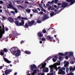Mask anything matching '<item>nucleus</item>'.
Wrapping results in <instances>:
<instances>
[{
	"label": "nucleus",
	"mask_w": 75,
	"mask_h": 75,
	"mask_svg": "<svg viewBox=\"0 0 75 75\" xmlns=\"http://www.w3.org/2000/svg\"><path fill=\"white\" fill-rule=\"evenodd\" d=\"M10 51L13 55H15L16 53L17 52V53H16V57H18L20 56V52L19 50L17 49V48L13 47L10 49Z\"/></svg>",
	"instance_id": "1"
},
{
	"label": "nucleus",
	"mask_w": 75,
	"mask_h": 75,
	"mask_svg": "<svg viewBox=\"0 0 75 75\" xmlns=\"http://www.w3.org/2000/svg\"><path fill=\"white\" fill-rule=\"evenodd\" d=\"M35 23V21L34 20L32 21H28V23H25V25L23 26L24 28H28L29 26L30 27H31L33 25V24Z\"/></svg>",
	"instance_id": "2"
},
{
	"label": "nucleus",
	"mask_w": 75,
	"mask_h": 75,
	"mask_svg": "<svg viewBox=\"0 0 75 75\" xmlns=\"http://www.w3.org/2000/svg\"><path fill=\"white\" fill-rule=\"evenodd\" d=\"M15 23L16 26H24V20H22L21 22H20L18 21H15Z\"/></svg>",
	"instance_id": "3"
},
{
	"label": "nucleus",
	"mask_w": 75,
	"mask_h": 75,
	"mask_svg": "<svg viewBox=\"0 0 75 75\" xmlns=\"http://www.w3.org/2000/svg\"><path fill=\"white\" fill-rule=\"evenodd\" d=\"M8 50L6 48L4 49L3 50H1L0 51V54L2 56H3L4 55V52H7Z\"/></svg>",
	"instance_id": "4"
},
{
	"label": "nucleus",
	"mask_w": 75,
	"mask_h": 75,
	"mask_svg": "<svg viewBox=\"0 0 75 75\" xmlns=\"http://www.w3.org/2000/svg\"><path fill=\"white\" fill-rule=\"evenodd\" d=\"M6 69L4 71L5 74V75H8V74H10L11 72H12V71H13V70L12 69H7V68H6Z\"/></svg>",
	"instance_id": "5"
},
{
	"label": "nucleus",
	"mask_w": 75,
	"mask_h": 75,
	"mask_svg": "<svg viewBox=\"0 0 75 75\" xmlns=\"http://www.w3.org/2000/svg\"><path fill=\"white\" fill-rule=\"evenodd\" d=\"M8 6L9 7H10L12 9H13V10H15V12L16 13H17V12H18V11H17V9H16V8H14V7L12 5L10 4H8Z\"/></svg>",
	"instance_id": "6"
},
{
	"label": "nucleus",
	"mask_w": 75,
	"mask_h": 75,
	"mask_svg": "<svg viewBox=\"0 0 75 75\" xmlns=\"http://www.w3.org/2000/svg\"><path fill=\"white\" fill-rule=\"evenodd\" d=\"M46 64L47 63H45L43 64L42 66L40 68V69H41V68H42L43 69H42V72H45V66H46Z\"/></svg>",
	"instance_id": "7"
},
{
	"label": "nucleus",
	"mask_w": 75,
	"mask_h": 75,
	"mask_svg": "<svg viewBox=\"0 0 75 75\" xmlns=\"http://www.w3.org/2000/svg\"><path fill=\"white\" fill-rule=\"evenodd\" d=\"M68 3L64 2L62 3V7L63 8L66 7L67 6H68Z\"/></svg>",
	"instance_id": "8"
},
{
	"label": "nucleus",
	"mask_w": 75,
	"mask_h": 75,
	"mask_svg": "<svg viewBox=\"0 0 75 75\" xmlns=\"http://www.w3.org/2000/svg\"><path fill=\"white\" fill-rule=\"evenodd\" d=\"M58 72V73L59 74H62L63 75H65V71H63L62 69H60L59 70Z\"/></svg>",
	"instance_id": "9"
},
{
	"label": "nucleus",
	"mask_w": 75,
	"mask_h": 75,
	"mask_svg": "<svg viewBox=\"0 0 75 75\" xmlns=\"http://www.w3.org/2000/svg\"><path fill=\"white\" fill-rule=\"evenodd\" d=\"M46 39L47 40H49L50 41H51L53 40V38L50 35H48L46 37Z\"/></svg>",
	"instance_id": "10"
},
{
	"label": "nucleus",
	"mask_w": 75,
	"mask_h": 75,
	"mask_svg": "<svg viewBox=\"0 0 75 75\" xmlns=\"http://www.w3.org/2000/svg\"><path fill=\"white\" fill-rule=\"evenodd\" d=\"M67 2H68V3L70 2V5H72L73 4L75 3V0H66Z\"/></svg>",
	"instance_id": "11"
},
{
	"label": "nucleus",
	"mask_w": 75,
	"mask_h": 75,
	"mask_svg": "<svg viewBox=\"0 0 75 75\" xmlns=\"http://www.w3.org/2000/svg\"><path fill=\"white\" fill-rule=\"evenodd\" d=\"M37 68L36 65L34 64H33V65H31L30 66V68L31 69V71H33V69H35Z\"/></svg>",
	"instance_id": "12"
},
{
	"label": "nucleus",
	"mask_w": 75,
	"mask_h": 75,
	"mask_svg": "<svg viewBox=\"0 0 75 75\" xmlns=\"http://www.w3.org/2000/svg\"><path fill=\"white\" fill-rule=\"evenodd\" d=\"M69 72H74V70H75V66L73 68H72V67H70L69 68Z\"/></svg>",
	"instance_id": "13"
},
{
	"label": "nucleus",
	"mask_w": 75,
	"mask_h": 75,
	"mask_svg": "<svg viewBox=\"0 0 75 75\" xmlns=\"http://www.w3.org/2000/svg\"><path fill=\"white\" fill-rule=\"evenodd\" d=\"M49 18V17L47 15L45 14L44 15V17L42 18L43 20H45Z\"/></svg>",
	"instance_id": "14"
},
{
	"label": "nucleus",
	"mask_w": 75,
	"mask_h": 75,
	"mask_svg": "<svg viewBox=\"0 0 75 75\" xmlns=\"http://www.w3.org/2000/svg\"><path fill=\"white\" fill-rule=\"evenodd\" d=\"M4 61H5L6 62V63H8V64H10V63L11 62L8 60L6 58H4Z\"/></svg>",
	"instance_id": "15"
},
{
	"label": "nucleus",
	"mask_w": 75,
	"mask_h": 75,
	"mask_svg": "<svg viewBox=\"0 0 75 75\" xmlns=\"http://www.w3.org/2000/svg\"><path fill=\"white\" fill-rule=\"evenodd\" d=\"M38 35L39 37H42L43 36V34L41 33V32H39L38 33Z\"/></svg>",
	"instance_id": "16"
},
{
	"label": "nucleus",
	"mask_w": 75,
	"mask_h": 75,
	"mask_svg": "<svg viewBox=\"0 0 75 75\" xmlns=\"http://www.w3.org/2000/svg\"><path fill=\"white\" fill-rule=\"evenodd\" d=\"M8 21H9L10 23H12V22H14V20H13L11 18H8Z\"/></svg>",
	"instance_id": "17"
},
{
	"label": "nucleus",
	"mask_w": 75,
	"mask_h": 75,
	"mask_svg": "<svg viewBox=\"0 0 75 75\" xmlns=\"http://www.w3.org/2000/svg\"><path fill=\"white\" fill-rule=\"evenodd\" d=\"M24 52L26 54H28V55H30V54H31V52H30L26 50L25 52Z\"/></svg>",
	"instance_id": "18"
},
{
	"label": "nucleus",
	"mask_w": 75,
	"mask_h": 75,
	"mask_svg": "<svg viewBox=\"0 0 75 75\" xmlns=\"http://www.w3.org/2000/svg\"><path fill=\"white\" fill-rule=\"evenodd\" d=\"M57 64H55L54 65L55 69H56V71H57V69H60V68H61V67L59 66L57 68Z\"/></svg>",
	"instance_id": "19"
},
{
	"label": "nucleus",
	"mask_w": 75,
	"mask_h": 75,
	"mask_svg": "<svg viewBox=\"0 0 75 75\" xmlns=\"http://www.w3.org/2000/svg\"><path fill=\"white\" fill-rule=\"evenodd\" d=\"M32 11L34 13H38V10L37 9H33L32 10Z\"/></svg>",
	"instance_id": "20"
},
{
	"label": "nucleus",
	"mask_w": 75,
	"mask_h": 75,
	"mask_svg": "<svg viewBox=\"0 0 75 75\" xmlns=\"http://www.w3.org/2000/svg\"><path fill=\"white\" fill-rule=\"evenodd\" d=\"M51 58H52V57H49L46 60H45V62H47H47H48V61H49V60H50V59H51Z\"/></svg>",
	"instance_id": "21"
},
{
	"label": "nucleus",
	"mask_w": 75,
	"mask_h": 75,
	"mask_svg": "<svg viewBox=\"0 0 75 75\" xmlns=\"http://www.w3.org/2000/svg\"><path fill=\"white\" fill-rule=\"evenodd\" d=\"M69 65V62H67L64 65V67H68Z\"/></svg>",
	"instance_id": "22"
},
{
	"label": "nucleus",
	"mask_w": 75,
	"mask_h": 75,
	"mask_svg": "<svg viewBox=\"0 0 75 75\" xmlns=\"http://www.w3.org/2000/svg\"><path fill=\"white\" fill-rule=\"evenodd\" d=\"M54 14H55V13L54 12L52 11V12L50 14V15L51 17H53L54 16Z\"/></svg>",
	"instance_id": "23"
},
{
	"label": "nucleus",
	"mask_w": 75,
	"mask_h": 75,
	"mask_svg": "<svg viewBox=\"0 0 75 75\" xmlns=\"http://www.w3.org/2000/svg\"><path fill=\"white\" fill-rule=\"evenodd\" d=\"M21 20H28V18H24L23 17H22L21 18Z\"/></svg>",
	"instance_id": "24"
},
{
	"label": "nucleus",
	"mask_w": 75,
	"mask_h": 75,
	"mask_svg": "<svg viewBox=\"0 0 75 75\" xmlns=\"http://www.w3.org/2000/svg\"><path fill=\"white\" fill-rule=\"evenodd\" d=\"M25 10L27 11V13H31V10L30 9H29L28 10L27 9H25Z\"/></svg>",
	"instance_id": "25"
},
{
	"label": "nucleus",
	"mask_w": 75,
	"mask_h": 75,
	"mask_svg": "<svg viewBox=\"0 0 75 75\" xmlns=\"http://www.w3.org/2000/svg\"><path fill=\"white\" fill-rule=\"evenodd\" d=\"M59 55H60V56H64V54H63L62 53H61V52H59Z\"/></svg>",
	"instance_id": "26"
},
{
	"label": "nucleus",
	"mask_w": 75,
	"mask_h": 75,
	"mask_svg": "<svg viewBox=\"0 0 75 75\" xmlns=\"http://www.w3.org/2000/svg\"><path fill=\"white\" fill-rule=\"evenodd\" d=\"M45 69L46 72H48V68H45Z\"/></svg>",
	"instance_id": "27"
},
{
	"label": "nucleus",
	"mask_w": 75,
	"mask_h": 75,
	"mask_svg": "<svg viewBox=\"0 0 75 75\" xmlns=\"http://www.w3.org/2000/svg\"><path fill=\"white\" fill-rule=\"evenodd\" d=\"M47 32V31H46V30L45 29H44L42 30V33L44 34H45V33H46Z\"/></svg>",
	"instance_id": "28"
},
{
	"label": "nucleus",
	"mask_w": 75,
	"mask_h": 75,
	"mask_svg": "<svg viewBox=\"0 0 75 75\" xmlns=\"http://www.w3.org/2000/svg\"><path fill=\"white\" fill-rule=\"evenodd\" d=\"M38 5L41 8H42V5L40 4H38Z\"/></svg>",
	"instance_id": "29"
},
{
	"label": "nucleus",
	"mask_w": 75,
	"mask_h": 75,
	"mask_svg": "<svg viewBox=\"0 0 75 75\" xmlns=\"http://www.w3.org/2000/svg\"><path fill=\"white\" fill-rule=\"evenodd\" d=\"M37 23H41V21L40 20V19H38Z\"/></svg>",
	"instance_id": "30"
},
{
	"label": "nucleus",
	"mask_w": 75,
	"mask_h": 75,
	"mask_svg": "<svg viewBox=\"0 0 75 75\" xmlns=\"http://www.w3.org/2000/svg\"><path fill=\"white\" fill-rule=\"evenodd\" d=\"M68 52H65L64 54V55H68Z\"/></svg>",
	"instance_id": "31"
},
{
	"label": "nucleus",
	"mask_w": 75,
	"mask_h": 75,
	"mask_svg": "<svg viewBox=\"0 0 75 75\" xmlns=\"http://www.w3.org/2000/svg\"><path fill=\"white\" fill-rule=\"evenodd\" d=\"M4 3V2H3V1H0V4H3Z\"/></svg>",
	"instance_id": "32"
},
{
	"label": "nucleus",
	"mask_w": 75,
	"mask_h": 75,
	"mask_svg": "<svg viewBox=\"0 0 75 75\" xmlns=\"http://www.w3.org/2000/svg\"><path fill=\"white\" fill-rule=\"evenodd\" d=\"M69 71V68H68V67H67L66 68V71L67 72H68Z\"/></svg>",
	"instance_id": "33"
},
{
	"label": "nucleus",
	"mask_w": 75,
	"mask_h": 75,
	"mask_svg": "<svg viewBox=\"0 0 75 75\" xmlns=\"http://www.w3.org/2000/svg\"><path fill=\"white\" fill-rule=\"evenodd\" d=\"M52 59V60H53V62H56V59H55L53 58Z\"/></svg>",
	"instance_id": "34"
},
{
	"label": "nucleus",
	"mask_w": 75,
	"mask_h": 75,
	"mask_svg": "<svg viewBox=\"0 0 75 75\" xmlns=\"http://www.w3.org/2000/svg\"><path fill=\"white\" fill-rule=\"evenodd\" d=\"M39 14H41V15H42L43 14V12L41 11H40V13H39Z\"/></svg>",
	"instance_id": "35"
},
{
	"label": "nucleus",
	"mask_w": 75,
	"mask_h": 75,
	"mask_svg": "<svg viewBox=\"0 0 75 75\" xmlns=\"http://www.w3.org/2000/svg\"><path fill=\"white\" fill-rule=\"evenodd\" d=\"M45 38H42V41H45Z\"/></svg>",
	"instance_id": "36"
},
{
	"label": "nucleus",
	"mask_w": 75,
	"mask_h": 75,
	"mask_svg": "<svg viewBox=\"0 0 75 75\" xmlns=\"http://www.w3.org/2000/svg\"><path fill=\"white\" fill-rule=\"evenodd\" d=\"M74 54L72 53V52H70V54H69L71 55H73V54Z\"/></svg>",
	"instance_id": "37"
},
{
	"label": "nucleus",
	"mask_w": 75,
	"mask_h": 75,
	"mask_svg": "<svg viewBox=\"0 0 75 75\" xmlns=\"http://www.w3.org/2000/svg\"><path fill=\"white\" fill-rule=\"evenodd\" d=\"M20 0H17L16 1V3H17L18 4H19V3H20Z\"/></svg>",
	"instance_id": "38"
},
{
	"label": "nucleus",
	"mask_w": 75,
	"mask_h": 75,
	"mask_svg": "<svg viewBox=\"0 0 75 75\" xmlns=\"http://www.w3.org/2000/svg\"><path fill=\"white\" fill-rule=\"evenodd\" d=\"M3 37V35L2 34H0V39H1Z\"/></svg>",
	"instance_id": "39"
},
{
	"label": "nucleus",
	"mask_w": 75,
	"mask_h": 75,
	"mask_svg": "<svg viewBox=\"0 0 75 75\" xmlns=\"http://www.w3.org/2000/svg\"><path fill=\"white\" fill-rule=\"evenodd\" d=\"M42 11H44V13H46V10H45V9H43L42 10H41Z\"/></svg>",
	"instance_id": "40"
},
{
	"label": "nucleus",
	"mask_w": 75,
	"mask_h": 75,
	"mask_svg": "<svg viewBox=\"0 0 75 75\" xmlns=\"http://www.w3.org/2000/svg\"><path fill=\"white\" fill-rule=\"evenodd\" d=\"M65 58L66 59H68V56H67L65 57Z\"/></svg>",
	"instance_id": "41"
},
{
	"label": "nucleus",
	"mask_w": 75,
	"mask_h": 75,
	"mask_svg": "<svg viewBox=\"0 0 75 75\" xmlns=\"http://www.w3.org/2000/svg\"><path fill=\"white\" fill-rule=\"evenodd\" d=\"M58 10L57 9H55L54 10V11L55 13H57L58 11Z\"/></svg>",
	"instance_id": "42"
},
{
	"label": "nucleus",
	"mask_w": 75,
	"mask_h": 75,
	"mask_svg": "<svg viewBox=\"0 0 75 75\" xmlns=\"http://www.w3.org/2000/svg\"><path fill=\"white\" fill-rule=\"evenodd\" d=\"M51 8V6H50L49 7H48V10H50Z\"/></svg>",
	"instance_id": "43"
},
{
	"label": "nucleus",
	"mask_w": 75,
	"mask_h": 75,
	"mask_svg": "<svg viewBox=\"0 0 75 75\" xmlns=\"http://www.w3.org/2000/svg\"><path fill=\"white\" fill-rule=\"evenodd\" d=\"M37 70L36 69H35L34 71L33 72H34V73H36V72H37Z\"/></svg>",
	"instance_id": "44"
},
{
	"label": "nucleus",
	"mask_w": 75,
	"mask_h": 75,
	"mask_svg": "<svg viewBox=\"0 0 75 75\" xmlns=\"http://www.w3.org/2000/svg\"><path fill=\"white\" fill-rule=\"evenodd\" d=\"M54 71V70L52 69H50V72H53V71Z\"/></svg>",
	"instance_id": "45"
},
{
	"label": "nucleus",
	"mask_w": 75,
	"mask_h": 75,
	"mask_svg": "<svg viewBox=\"0 0 75 75\" xmlns=\"http://www.w3.org/2000/svg\"><path fill=\"white\" fill-rule=\"evenodd\" d=\"M11 13H13V14H16V13H15V12H14V11H11Z\"/></svg>",
	"instance_id": "46"
},
{
	"label": "nucleus",
	"mask_w": 75,
	"mask_h": 75,
	"mask_svg": "<svg viewBox=\"0 0 75 75\" xmlns=\"http://www.w3.org/2000/svg\"><path fill=\"white\" fill-rule=\"evenodd\" d=\"M50 68V69H52V66L51 65H50L49 66Z\"/></svg>",
	"instance_id": "47"
},
{
	"label": "nucleus",
	"mask_w": 75,
	"mask_h": 75,
	"mask_svg": "<svg viewBox=\"0 0 75 75\" xmlns=\"http://www.w3.org/2000/svg\"><path fill=\"white\" fill-rule=\"evenodd\" d=\"M43 65V64L42 63H41V64L39 65L38 66L39 67H41V65Z\"/></svg>",
	"instance_id": "48"
},
{
	"label": "nucleus",
	"mask_w": 75,
	"mask_h": 75,
	"mask_svg": "<svg viewBox=\"0 0 75 75\" xmlns=\"http://www.w3.org/2000/svg\"><path fill=\"white\" fill-rule=\"evenodd\" d=\"M25 4H30V3H29V2H27V1L25 2Z\"/></svg>",
	"instance_id": "49"
},
{
	"label": "nucleus",
	"mask_w": 75,
	"mask_h": 75,
	"mask_svg": "<svg viewBox=\"0 0 75 75\" xmlns=\"http://www.w3.org/2000/svg\"><path fill=\"white\" fill-rule=\"evenodd\" d=\"M59 59H60V60H61V59H62V57H61V56H60L59 57Z\"/></svg>",
	"instance_id": "50"
},
{
	"label": "nucleus",
	"mask_w": 75,
	"mask_h": 75,
	"mask_svg": "<svg viewBox=\"0 0 75 75\" xmlns=\"http://www.w3.org/2000/svg\"><path fill=\"white\" fill-rule=\"evenodd\" d=\"M62 69L63 71V70H65V68L64 67H63Z\"/></svg>",
	"instance_id": "51"
},
{
	"label": "nucleus",
	"mask_w": 75,
	"mask_h": 75,
	"mask_svg": "<svg viewBox=\"0 0 75 75\" xmlns=\"http://www.w3.org/2000/svg\"><path fill=\"white\" fill-rule=\"evenodd\" d=\"M17 18H19V19H21V17H20V16H18L17 17Z\"/></svg>",
	"instance_id": "52"
},
{
	"label": "nucleus",
	"mask_w": 75,
	"mask_h": 75,
	"mask_svg": "<svg viewBox=\"0 0 75 75\" xmlns=\"http://www.w3.org/2000/svg\"><path fill=\"white\" fill-rule=\"evenodd\" d=\"M54 3V0L52 1H51V4H53Z\"/></svg>",
	"instance_id": "53"
},
{
	"label": "nucleus",
	"mask_w": 75,
	"mask_h": 75,
	"mask_svg": "<svg viewBox=\"0 0 75 75\" xmlns=\"http://www.w3.org/2000/svg\"><path fill=\"white\" fill-rule=\"evenodd\" d=\"M6 31H8V28H6Z\"/></svg>",
	"instance_id": "54"
},
{
	"label": "nucleus",
	"mask_w": 75,
	"mask_h": 75,
	"mask_svg": "<svg viewBox=\"0 0 75 75\" xmlns=\"http://www.w3.org/2000/svg\"><path fill=\"white\" fill-rule=\"evenodd\" d=\"M54 58H58V57L55 56H54Z\"/></svg>",
	"instance_id": "55"
},
{
	"label": "nucleus",
	"mask_w": 75,
	"mask_h": 75,
	"mask_svg": "<svg viewBox=\"0 0 75 75\" xmlns=\"http://www.w3.org/2000/svg\"><path fill=\"white\" fill-rule=\"evenodd\" d=\"M23 43H24V41H22L21 42V44H23Z\"/></svg>",
	"instance_id": "56"
},
{
	"label": "nucleus",
	"mask_w": 75,
	"mask_h": 75,
	"mask_svg": "<svg viewBox=\"0 0 75 75\" xmlns=\"http://www.w3.org/2000/svg\"><path fill=\"white\" fill-rule=\"evenodd\" d=\"M3 18L4 20H5V19H6V17H4V16H3L2 17Z\"/></svg>",
	"instance_id": "57"
},
{
	"label": "nucleus",
	"mask_w": 75,
	"mask_h": 75,
	"mask_svg": "<svg viewBox=\"0 0 75 75\" xmlns=\"http://www.w3.org/2000/svg\"><path fill=\"white\" fill-rule=\"evenodd\" d=\"M54 7L55 8H57V5H54Z\"/></svg>",
	"instance_id": "58"
},
{
	"label": "nucleus",
	"mask_w": 75,
	"mask_h": 75,
	"mask_svg": "<svg viewBox=\"0 0 75 75\" xmlns=\"http://www.w3.org/2000/svg\"><path fill=\"white\" fill-rule=\"evenodd\" d=\"M39 42L40 44H42V42L41 41H40Z\"/></svg>",
	"instance_id": "59"
},
{
	"label": "nucleus",
	"mask_w": 75,
	"mask_h": 75,
	"mask_svg": "<svg viewBox=\"0 0 75 75\" xmlns=\"http://www.w3.org/2000/svg\"><path fill=\"white\" fill-rule=\"evenodd\" d=\"M71 64H74V62H70Z\"/></svg>",
	"instance_id": "60"
},
{
	"label": "nucleus",
	"mask_w": 75,
	"mask_h": 75,
	"mask_svg": "<svg viewBox=\"0 0 75 75\" xmlns=\"http://www.w3.org/2000/svg\"><path fill=\"white\" fill-rule=\"evenodd\" d=\"M2 68H3V66H1L0 67V69H1Z\"/></svg>",
	"instance_id": "61"
},
{
	"label": "nucleus",
	"mask_w": 75,
	"mask_h": 75,
	"mask_svg": "<svg viewBox=\"0 0 75 75\" xmlns=\"http://www.w3.org/2000/svg\"><path fill=\"white\" fill-rule=\"evenodd\" d=\"M37 9L39 11H40V9L39 8H37Z\"/></svg>",
	"instance_id": "62"
},
{
	"label": "nucleus",
	"mask_w": 75,
	"mask_h": 75,
	"mask_svg": "<svg viewBox=\"0 0 75 75\" xmlns=\"http://www.w3.org/2000/svg\"><path fill=\"white\" fill-rule=\"evenodd\" d=\"M2 28H3V29H4V25H2Z\"/></svg>",
	"instance_id": "63"
},
{
	"label": "nucleus",
	"mask_w": 75,
	"mask_h": 75,
	"mask_svg": "<svg viewBox=\"0 0 75 75\" xmlns=\"http://www.w3.org/2000/svg\"><path fill=\"white\" fill-rule=\"evenodd\" d=\"M50 75H53V73H52L50 74Z\"/></svg>",
	"instance_id": "64"
}]
</instances>
